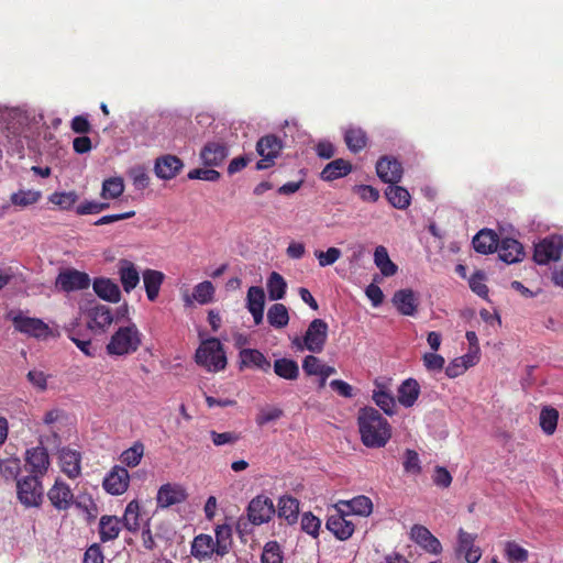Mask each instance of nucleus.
I'll use <instances>...</instances> for the list:
<instances>
[{"label": "nucleus", "mask_w": 563, "mask_h": 563, "mask_svg": "<svg viewBox=\"0 0 563 563\" xmlns=\"http://www.w3.org/2000/svg\"><path fill=\"white\" fill-rule=\"evenodd\" d=\"M357 424L361 440L367 448H384L391 438L390 424L373 407H365L360 410Z\"/></svg>", "instance_id": "obj_1"}, {"label": "nucleus", "mask_w": 563, "mask_h": 563, "mask_svg": "<svg viewBox=\"0 0 563 563\" xmlns=\"http://www.w3.org/2000/svg\"><path fill=\"white\" fill-rule=\"evenodd\" d=\"M143 334L135 323L119 327L106 346L111 356H124L135 353L142 345Z\"/></svg>", "instance_id": "obj_2"}, {"label": "nucleus", "mask_w": 563, "mask_h": 563, "mask_svg": "<svg viewBox=\"0 0 563 563\" xmlns=\"http://www.w3.org/2000/svg\"><path fill=\"white\" fill-rule=\"evenodd\" d=\"M198 365L209 372H219L227 366V356L222 343L217 338L201 342L195 355Z\"/></svg>", "instance_id": "obj_3"}, {"label": "nucleus", "mask_w": 563, "mask_h": 563, "mask_svg": "<svg viewBox=\"0 0 563 563\" xmlns=\"http://www.w3.org/2000/svg\"><path fill=\"white\" fill-rule=\"evenodd\" d=\"M42 477L22 476L16 481V499L25 508H40L44 500Z\"/></svg>", "instance_id": "obj_4"}, {"label": "nucleus", "mask_w": 563, "mask_h": 563, "mask_svg": "<svg viewBox=\"0 0 563 563\" xmlns=\"http://www.w3.org/2000/svg\"><path fill=\"white\" fill-rule=\"evenodd\" d=\"M0 122L4 124L7 151L10 155H24V136L22 135L23 125L16 121V111H3L0 114Z\"/></svg>", "instance_id": "obj_5"}, {"label": "nucleus", "mask_w": 563, "mask_h": 563, "mask_svg": "<svg viewBox=\"0 0 563 563\" xmlns=\"http://www.w3.org/2000/svg\"><path fill=\"white\" fill-rule=\"evenodd\" d=\"M563 252V236L550 235L534 245L533 260L540 265L559 261Z\"/></svg>", "instance_id": "obj_6"}, {"label": "nucleus", "mask_w": 563, "mask_h": 563, "mask_svg": "<svg viewBox=\"0 0 563 563\" xmlns=\"http://www.w3.org/2000/svg\"><path fill=\"white\" fill-rule=\"evenodd\" d=\"M283 150V142L274 134L262 136L256 143V152L262 157L256 163L257 170H264L275 164V158Z\"/></svg>", "instance_id": "obj_7"}, {"label": "nucleus", "mask_w": 563, "mask_h": 563, "mask_svg": "<svg viewBox=\"0 0 563 563\" xmlns=\"http://www.w3.org/2000/svg\"><path fill=\"white\" fill-rule=\"evenodd\" d=\"M14 329L29 336L45 340L53 335V332L47 323L38 318H31L19 312L12 318Z\"/></svg>", "instance_id": "obj_8"}, {"label": "nucleus", "mask_w": 563, "mask_h": 563, "mask_svg": "<svg viewBox=\"0 0 563 563\" xmlns=\"http://www.w3.org/2000/svg\"><path fill=\"white\" fill-rule=\"evenodd\" d=\"M328 323L322 319H313L305 333L303 345L311 353H320L323 351L328 339Z\"/></svg>", "instance_id": "obj_9"}, {"label": "nucleus", "mask_w": 563, "mask_h": 563, "mask_svg": "<svg viewBox=\"0 0 563 563\" xmlns=\"http://www.w3.org/2000/svg\"><path fill=\"white\" fill-rule=\"evenodd\" d=\"M55 285L65 292L84 290L89 287L90 278L87 273L67 268L58 274Z\"/></svg>", "instance_id": "obj_10"}, {"label": "nucleus", "mask_w": 563, "mask_h": 563, "mask_svg": "<svg viewBox=\"0 0 563 563\" xmlns=\"http://www.w3.org/2000/svg\"><path fill=\"white\" fill-rule=\"evenodd\" d=\"M275 514L273 500L267 496H256L247 507L249 520L256 526L268 522Z\"/></svg>", "instance_id": "obj_11"}, {"label": "nucleus", "mask_w": 563, "mask_h": 563, "mask_svg": "<svg viewBox=\"0 0 563 563\" xmlns=\"http://www.w3.org/2000/svg\"><path fill=\"white\" fill-rule=\"evenodd\" d=\"M52 507L57 511H67L74 505V493L68 484L57 478L46 494Z\"/></svg>", "instance_id": "obj_12"}, {"label": "nucleus", "mask_w": 563, "mask_h": 563, "mask_svg": "<svg viewBox=\"0 0 563 563\" xmlns=\"http://www.w3.org/2000/svg\"><path fill=\"white\" fill-rule=\"evenodd\" d=\"M188 493L180 484L167 483L158 488L156 495L157 508H168L174 505L183 504L187 500Z\"/></svg>", "instance_id": "obj_13"}, {"label": "nucleus", "mask_w": 563, "mask_h": 563, "mask_svg": "<svg viewBox=\"0 0 563 563\" xmlns=\"http://www.w3.org/2000/svg\"><path fill=\"white\" fill-rule=\"evenodd\" d=\"M376 174L378 178L388 185L400 183L404 168L401 163L391 156H382L376 163Z\"/></svg>", "instance_id": "obj_14"}, {"label": "nucleus", "mask_w": 563, "mask_h": 563, "mask_svg": "<svg viewBox=\"0 0 563 563\" xmlns=\"http://www.w3.org/2000/svg\"><path fill=\"white\" fill-rule=\"evenodd\" d=\"M130 484V475L125 467L115 465L104 477L102 486L111 495H122Z\"/></svg>", "instance_id": "obj_15"}, {"label": "nucleus", "mask_w": 563, "mask_h": 563, "mask_svg": "<svg viewBox=\"0 0 563 563\" xmlns=\"http://www.w3.org/2000/svg\"><path fill=\"white\" fill-rule=\"evenodd\" d=\"M24 460L25 467L30 472L29 475H37L38 477H42L48 470L49 456L44 446L27 449Z\"/></svg>", "instance_id": "obj_16"}, {"label": "nucleus", "mask_w": 563, "mask_h": 563, "mask_svg": "<svg viewBox=\"0 0 563 563\" xmlns=\"http://www.w3.org/2000/svg\"><path fill=\"white\" fill-rule=\"evenodd\" d=\"M476 539L477 534L459 529L456 553L463 554L467 563H477L482 558V550L475 545Z\"/></svg>", "instance_id": "obj_17"}, {"label": "nucleus", "mask_w": 563, "mask_h": 563, "mask_svg": "<svg viewBox=\"0 0 563 563\" xmlns=\"http://www.w3.org/2000/svg\"><path fill=\"white\" fill-rule=\"evenodd\" d=\"M409 534L410 539L427 552L432 554L441 553V542L430 532L427 527L422 525H413Z\"/></svg>", "instance_id": "obj_18"}, {"label": "nucleus", "mask_w": 563, "mask_h": 563, "mask_svg": "<svg viewBox=\"0 0 563 563\" xmlns=\"http://www.w3.org/2000/svg\"><path fill=\"white\" fill-rule=\"evenodd\" d=\"M184 167L183 161L175 155H163L157 157L154 165L155 175L164 180L175 178Z\"/></svg>", "instance_id": "obj_19"}, {"label": "nucleus", "mask_w": 563, "mask_h": 563, "mask_svg": "<svg viewBox=\"0 0 563 563\" xmlns=\"http://www.w3.org/2000/svg\"><path fill=\"white\" fill-rule=\"evenodd\" d=\"M239 368L241 371L244 368H257L268 373L272 367L266 356L256 349H242L239 353Z\"/></svg>", "instance_id": "obj_20"}, {"label": "nucleus", "mask_w": 563, "mask_h": 563, "mask_svg": "<svg viewBox=\"0 0 563 563\" xmlns=\"http://www.w3.org/2000/svg\"><path fill=\"white\" fill-rule=\"evenodd\" d=\"M325 527L342 541L350 539L355 529L354 523L351 520H347L345 515L341 511L331 515L327 520Z\"/></svg>", "instance_id": "obj_21"}, {"label": "nucleus", "mask_w": 563, "mask_h": 563, "mask_svg": "<svg viewBox=\"0 0 563 563\" xmlns=\"http://www.w3.org/2000/svg\"><path fill=\"white\" fill-rule=\"evenodd\" d=\"M229 150L222 142H208L200 152V158L206 166H220L227 158Z\"/></svg>", "instance_id": "obj_22"}, {"label": "nucleus", "mask_w": 563, "mask_h": 563, "mask_svg": "<svg viewBox=\"0 0 563 563\" xmlns=\"http://www.w3.org/2000/svg\"><path fill=\"white\" fill-rule=\"evenodd\" d=\"M118 274L125 292H131L140 283V273L134 263L122 258L118 263Z\"/></svg>", "instance_id": "obj_23"}, {"label": "nucleus", "mask_w": 563, "mask_h": 563, "mask_svg": "<svg viewBox=\"0 0 563 563\" xmlns=\"http://www.w3.org/2000/svg\"><path fill=\"white\" fill-rule=\"evenodd\" d=\"M499 258L507 263L514 264L521 262L525 257V250L522 244L511 238L503 239L498 249Z\"/></svg>", "instance_id": "obj_24"}, {"label": "nucleus", "mask_w": 563, "mask_h": 563, "mask_svg": "<svg viewBox=\"0 0 563 563\" xmlns=\"http://www.w3.org/2000/svg\"><path fill=\"white\" fill-rule=\"evenodd\" d=\"M81 455L76 450L63 449L59 453L62 472L69 478H77L81 473Z\"/></svg>", "instance_id": "obj_25"}, {"label": "nucleus", "mask_w": 563, "mask_h": 563, "mask_svg": "<svg viewBox=\"0 0 563 563\" xmlns=\"http://www.w3.org/2000/svg\"><path fill=\"white\" fill-rule=\"evenodd\" d=\"M473 246L477 253L481 254H492L494 252H498L499 249V239L498 235L488 229L481 230L473 238Z\"/></svg>", "instance_id": "obj_26"}, {"label": "nucleus", "mask_w": 563, "mask_h": 563, "mask_svg": "<svg viewBox=\"0 0 563 563\" xmlns=\"http://www.w3.org/2000/svg\"><path fill=\"white\" fill-rule=\"evenodd\" d=\"M399 313L404 316H413L418 309V300L411 289H400L396 291L391 299Z\"/></svg>", "instance_id": "obj_27"}, {"label": "nucleus", "mask_w": 563, "mask_h": 563, "mask_svg": "<svg viewBox=\"0 0 563 563\" xmlns=\"http://www.w3.org/2000/svg\"><path fill=\"white\" fill-rule=\"evenodd\" d=\"M142 276L146 297L153 302L159 295L161 287L165 280V275L161 271L146 268L143 271Z\"/></svg>", "instance_id": "obj_28"}, {"label": "nucleus", "mask_w": 563, "mask_h": 563, "mask_svg": "<svg viewBox=\"0 0 563 563\" xmlns=\"http://www.w3.org/2000/svg\"><path fill=\"white\" fill-rule=\"evenodd\" d=\"M97 296L109 302H119L121 290L119 286L110 278H96L92 284Z\"/></svg>", "instance_id": "obj_29"}, {"label": "nucleus", "mask_w": 563, "mask_h": 563, "mask_svg": "<svg viewBox=\"0 0 563 563\" xmlns=\"http://www.w3.org/2000/svg\"><path fill=\"white\" fill-rule=\"evenodd\" d=\"M89 328L91 330L99 329L106 331V329L113 322V314L109 307L104 305H97L92 307L89 312Z\"/></svg>", "instance_id": "obj_30"}, {"label": "nucleus", "mask_w": 563, "mask_h": 563, "mask_svg": "<svg viewBox=\"0 0 563 563\" xmlns=\"http://www.w3.org/2000/svg\"><path fill=\"white\" fill-rule=\"evenodd\" d=\"M122 527V521L117 516H102L99 521V537L101 542L115 540Z\"/></svg>", "instance_id": "obj_31"}, {"label": "nucleus", "mask_w": 563, "mask_h": 563, "mask_svg": "<svg viewBox=\"0 0 563 563\" xmlns=\"http://www.w3.org/2000/svg\"><path fill=\"white\" fill-rule=\"evenodd\" d=\"M420 395V385L415 378H407L398 388V401L406 408L412 407Z\"/></svg>", "instance_id": "obj_32"}, {"label": "nucleus", "mask_w": 563, "mask_h": 563, "mask_svg": "<svg viewBox=\"0 0 563 563\" xmlns=\"http://www.w3.org/2000/svg\"><path fill=\"white\" fill-rule=\"evenodd\" d=\"M214 540L209 534L197 536L191 544V555L198 560H206L216 553Z\"/></svg>", "instance_id": "obj_33"}, {"label": "nucleus", "mask_w": 563, "mask_h": 563, "mask_svg": "<svg viewBox=\"0 0 563 563\" xmlns=\"http://www.w3.org/2000/svg\"><path fill=\"white\" fill-rule=\"evenodd\" d=\"M352 170V164L343 158H336L322 169L320 177L324 181H332L338 178L344 177Z\"/></svg>", "instance_id": "obj_34"}, {"label": "nucleus", "mask_w": 563, "mask_h": 563, "mask_svg": "<svg viewBox=\"0 0 563 563\" xmlns=\"http://www.w3.org/2000/svg\"><path fill=\"white\" fill-rule=\"evenodd\" d=\"M385 197L388 200V202L396 209L405 210L410 206L411 202V196L409 191L401 186L389 185L385 189Z\"/></svg>", "instance_id": "obj_35"}, {"label": "nucleus", "mask_w": 563, "mask_h": 563, "mask_svg": "<svg viewBox=\"0 0 563 563\" xmlns=\"http://www.w3.org/2000/svg\"><path fill=\"white\" fill-rule=\"evenodd\" d=\"M299 515V501L292 496H282L278 500V516L287 520L289 525L297 522Z\"/></svg>", "instance_id": "obj_36"}, {"label": "nucleus", "mask_w": 563, "mask_h": 563, "mask_svg": "<svg viewBox=\"0 0 563 563\" xmlns=\"http://www.w3.org/2000/svg\"><path fill=\"white\" fill-rule=\"evenodd\" d=\"M344 141L351 152L358 153L365 148L368 139L363 129L351 126L344 133Z\"/></svg>", "instance_id": "obj_37"}, {"label": "nucleus", "mask_w": 563, "mask_h": 563, "mask_svg": "<svg viewBox=\"0 0 563 563\" xmlns=\"http://www.w3.org/2000/svg\"><path fill=\"white\" fill-rule=\"evenodd\" d=\"M214 544L217 555L224 556L229 553L232 545V529L229 525H221L216 528Z\"/></svg>", "instance_id": "obj_38"}, {"label": "nucleus", "mask_w": 563, "mask_h": 563, "mask_svg": "<svg viewBox=\"0 0 563 563\" xmlns=\"http://www.w3.org/2000/svg\"><path fill=\"white\" fill-rule=\"evenodd\" d=\"M274 372L280 378L295 380L299 376V366L296 361L283 357L274 362Z\"/></svg>", "instance_id": "obj_39"}, {"label": "nucleus", "mask_w": 563, "mask_h": 563, "mask_svg": "<svg viewBox=\"0 0 563 563\" xmlns=\"http://www.w3.org/2000/svg\"><path fill=\"white\" fill-rule=\"evenodd\" d=\"M374 263L386 277L394 276L397 273V265L391 262L387 249L383 245L375 249Z\"/></svg>", "instance_id": "obj_40"}, {"label": "nucleus", "mask_w": 563, "mask_h": 563, "mask_svg": "<svg viewBox=\"0 0 563 563\" xmlns=\"http://www.w3.org/2000/svg\"><path fill=\"white\" fill-rule=\"evenodd\" d=\"M267 321L275 329H283L289 323V312L285 305L274 303L268 308Z\"/></svg>", "instance_id": "obj_41"}, {"label": "nucleus", "mask_w": 563, "mask_h": 563, "mask_svg": "<svg viewBox=\"0 0 563 563\" xmlns=\"http://www.w3.org/2000/svg\"><path fill=\"white\" fill-rule=\"evenodd\" d=\"M287 284L284 277L277 273L272 272L267 278V291L271 300L283 299L286 295Z\"/></svg>", "instance_id": "obj_42"}, {"label": "nucleus", "mask_w": 563, "mask_h": 563, "mask_svg": "<svg viewBox=\"0 0 563 563\" xmlns=\"http://www.w3.org/2000/svg\"><path fill=\"white\" fill-rule=\"evenodd\" d=\"M121 521L123 527L131 532H136L140 529V504L137 500H131L126 505Z\"/></svg>", "instance_id": "obj_43"}, {"label": "nucleus", "mask_w": 563, "mask_h": 563, "mask_svg": "<svg viewBox=\"0 0 563 563\" xmlns=\"http://www.w3.org/2000/svg\"><path fill=\"white\" fill-rule=\"evenodd\" d=\"M539 419L542 431L548 435H552L558 427L559 411L553 407L545 406L541 409Z\"/></svg>", "instance_id": "obj_44"}, {"label": "nucleus", "mask_w": 563, "mask_h": 563, "mask_svg": "<svg viewBox=\"0 0 563 563\" xmlns=\"http://www.w3.org/2000/svg\"><path fill=\"white\" fill-rule=\"evenodd\" d=\"M41 198H42V192L40 190L21 189L11 195L10 201L12 202V205H14L16 207L25 208V207L37 203Z\"/></svg>", "instance_id": "obj_45"}, {"label": "nucleus", "mask_w": 563, "mask_h": 563, "mask_svg": "<svg viewBox=\"0 0 563 563\" xmlns=\"http://www.w3.org/2000/svg\"><path fill=\"white\" fill-rule=\"evenodd\" d=\"M344 505L349 508V512L358 516H369L373 511V503L369 497L360 495L353 499L345 501Z\"/></svg>", "instance_id": "obj_46"}, {"label": "nucleus", "mask_w": 563, "mask_h": 563, "mask_svg": "<svg viewBox=\"0 0 563 563\" xmlns=\"http://www.w3.org/2000/svg\"><path fill=\"white\" fill-rule=\"evenodd\" d=\"M21 472V460L19 457H8L0 461V474L7 481H18Z\"/></svg>", "instance_id": "obj_47"}, {"label": "nucleus", "mask_w": 563, "mask_h": 563, "mask_svg": "<svg viewBox=\"0 0 563 563\" xmlns=\"http://www.w3.org/2000/svg\"><path fill=\"white\" fill-rule=\"evenodd\" d=\"M124 184L120 177H111L103 181L101 197L104 199H115L123 194Z\"/></svg>", "instance_id": "obj_48"}, {"label": "nucleus", "mask_w": 563, "mask_h": 563, "mask_svg": "<svg viewBox=\"0 0 563 563\" xmlns=\"http://www.w3.org/2000/svg\"><path fill=\"white\" fill-rule=\"evenodd\" d=\"M144 454V445L141 442H135L131 448L122 452L120 460L129 466L134 467L140 464Z\"/></svg>", "instance_id": "obj_49"}, {"label": "nucleus", "mask_w": 563, "mask_h": 563, "mask_svg": "<svg viewBox=\"0 0 563 563\" xmlns=\"http://www.w3.org/2000/svg\"><path fill=\"white\" fill-rule=\"evenodd\" d=\"M472 365H474V363L468 355L456 357L445 367V375L450 378L459 377Z\"/></svg>", "instance_id": "obj_50"}, {"label": "nucleus", "mask_w": 563, "mask_h": 563, "mask_svg": "<svg viewBox=\"0 0 563 563\" xmlns=\"http://www.w3.org/2000/svg\"><path fill=\"white\" fill-rule=\"evenodd\" d=\"M214 287L211 282L205 280L195 286L192 297L201 305L209 303L213 300Z\"/></svg>", "instance_id": "obj_51"}, {"label": "nucleus", "mask_w": 563, "mask_h": 563, "mask_svg": "<svg viewBox=\"0 0 563 563\" xmlns=\"http://www.w3.org/2000/svg\"><path fill=\"white\" fill-rule=\"evenodd\" d=\"M265 307V291L260 286H251L246 294V308L247 310L264 309Z\"/></svg>", "instance_id": "obj_52"}, {"label": "nucleus", "mask_w": 563, "mask_h": 563, "mask_svg": "<svg viewBox=\"0 0 563 563\" xmlns=\"http://www.w3.org/2000/svg\"><path fill=\"white\" fill-rule=\"evenodd\" d=\"M373 400L386 415L391 416L395 413L396 402L390 393L382 389L374 391Z\"/></svg>", "instance_id": "obj_53"}, {"label": "nucleus", "mask_w": 563, "mask_h": 563, "mask_svg": "<svg viewBox=\"0 0 563 563\" xmlns=\"http://www.w3.org/2000/svg\"><path fill=\"white\" fill-rule=\"evenodd\" d=\"M78 199L75 191L54 192L48 197V201L59 207L62 210H69L74 207Z\"/></svg>", "instance_id": "obj_54"}, {"label": "nucleus", "mask_w": 563, "mask_h": 563, "mask_svg": "<svg viewBox=\"0 0 563 563\" xmlns=\"http://www.w3.org/2000/svg\"><path fill=\"white\" fill-rule=\"evenodd\" d=\"M262 563H283V552L276 541H269L265 544L262 556Z\"/></svg>", "instance_id": "obj_55"}, {"label": "nucleus", "mask_w": 563, "mask_h": 563, "mask_svg": "<svg viewBox=\"0 0 563 563\" xmlns=\"http://www.w3.org/2000/svg\"><path fill=\"white\" fill-rule=\"evenodd\" d=\"M129 177L137 190H144L150 185V176L143 166H134L129 170Z\"/></svg>", "instance_id": "obj_56"}, {"label": "nucleus", "mask_w": 563, "mask_h": 563, "mask_svg": "<svg viewBox=\"0 0 563 563\" xmlns=\"http://www.w3.org/2000/svg\"><path fill=\"white\" fill-rule=\"evenodd\" d=\"M284 415V411L277 407L261 408L256 415L255 422L258 427L278 420Z\"/></svg>", "instance_id": "obj_57"}, {"label": "nucleus", "mask_w": 563, "mask_h": 563, "mask_svg": "<svg viewBox=\"0 0 563 563\" xmlns=\"http://www.w3.org/2000/svg\"><path fill=\"white\" fill-rule=\"evenodd\" d=\"M505 555L510 562H525L528 560V551L515 541L505 544Z\"/></svg>", "instance_id": "obj_58"}, {"label": "nucleus", "mask_w": 563, "mask_h": 563, "mask_svg": "<svg viewBox=\"0 0 563 563\" xmlns=\"http://www.w3.org/2000/svg\"><path fill=\"white\" fill-rule=\"evenodd\" d=\"M74 505L76 508L84 511L89 520L97 517L98 507L90 496L84 495L78 496L77 498L74 497Z\"/></svg>", "instance_id": "obj_59"}, {"label": "nucleus", "mask_w": 563, "mask_h": 563, "mask_svg": "<svg viewBox=\"0 0 563 563\" xmlns=\"http://www.w3.org/2000/svg\"><path fill=\"white\" fill-rule=\"evenodd\" d=\"M485 274L481 271H477L471 276L468 280L472 291L482 298H487L488 296V287L485 284Z\"/></svg>", "instance_id": "obj_60"}, {"label": "nucleus", "mask_w": 563, "mask_h": 563, "mask_svg": "<svg viewBox=\"0 0 563 563\" xmlns=\"http://www.w3.org/2000/svg\"><path fill=\"white\" fill-rule=\"evenodd\" d=\"M321 521L312 512H305L301 517V529L313 538L319 536Z\"/></svg>", "instance_id": "obj_61"}, {"label": "nucleus", "mask_w": 563, "mask_h": 563, "mask_svg": "<svg viewBox=\"0 0 563 563\" xmlns=\"http://www.w3.org/2000/svg\"><path fill=\"white\" fill-rule=\"evenodd\" d=\"M210 438L216 446H222L225 444H235L238 441H240L241 434L234 431L219 433L214 430H211Z\"/></svg>", "instance_id": "obj_62"}, {"label": "nucleus", "mask_w": 563, "mask_h": 563, "mask_svg": "<svg viewBox=\"0 0 563 563\" xmlns=\"http://www.w3.org/2000/svg\"><path fill=\"white\" fill-rule=\"evenodd\" d=\"M342 255V252L338 247H329L327 251H316L314 256L317 257L321 267L330 266L334 264Z\"/></svg>", "instance_id": "obj_63"}, {"label": "nucleus", "mask_w": 563, "mask_h": 563, "mask_svg": "<svg viewBox=\"0 0 563 563\" xmlns=\"http://www.w3.org/2000/svg\"><path fill=\"white\" fill-rule=\"evenodd\" d=\"M404 470L407 473L418 475L421 473L420 459L415 450L407 449L405 452Z\"/></svg>", "instance_id": "obj_64"}]
</instances>
